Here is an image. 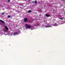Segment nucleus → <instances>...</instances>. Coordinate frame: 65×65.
Segmentation results:
<instances>
[{
    "label": "nucleus",
    "instance_id": "nucleus-8",
    "mask_svg": "<svg viewBox=\"0 0 65 65\" xmlns=\"http://www.w3.org/2000/svg\"><path fill=\"white\" fill-rule=\"evenodd\" d=\"M31 12H32V11H31V10H29L28 11V13H30Z\"/></svg>",
    "mask_w": 65,
    "mask_h": 65
},
{
    "label": "nucleus",
    "instance_id": "nucleus-10",
    "mask_svg": "<svg viewBox=\"0 0 65 65\" xmlns=\"http://www.w3.org/2000/svg\"><path fill=\"white\" fill-rule=\"evenodd\" d=\"M59 19L60 20H63V18H59Z\"/></svg>",
    "mask_w": 65,
    "mask_h": 65
},
{
    "label": "nucleus",
    "instance_id": "nucleus-1",
    "mask_svg": "<svg viewBox=\"0 0 65 65\" xmlns=\"http://www.w3.org/2000/svg\"><path fill=\"white\" fill-rule=\"evenodd\" d=\"M26 26L27 28L28 29H30V28L31 27V26H30V25H28V24H27V23L26 24Z\"/></svg>",
    "mask_w": 65,
    "mask_h": 65
},
{
    "label": "nucleus",
    "instance_id": "nucleus-7",
    "mask_svg": "<svg viewBox=\"0 0 65 65\" xmlns=\"http://www.w3.org/2000/svg\"><path fill=\"white\" fill-rule=\"evenodd\" d=\"M18 32H14V35H15L16 34H18Z\"/></svg>",
    "mask_w": 65,
    "mask_h": 65
},
{
    "label": "nucleus",
    "instance_id": "nucleus-13",
    "mask_svg": "<svg viewBox=\"0 0 65 65\" xmlns=\"http://www.w3.org/2000/svg\"><path fill=\"white\" fill-rule=\"evenodd\" d=\"M8 2H10V0H8Z\"/></svg>",
    "mask_w": 65,
    "mask_h": 65
},
{
    "label": "nucleus",
    "instance_id": "nucleus-4",
    "mask_svg": "<svg viewBox=\"0 0 65 65\" xmlns=\"http://www.w3.org/2000/svg\"><path fill=\"white\" fill-rule=\"evenodd\" d=\"M5 29H6L7 30H8V27H7V26H5Z\"/></svg>",
    "mask_w": 65,
    "mask_h": 65
},
{
    "label": "nucleus",
    "instance_id": "nucleus-5",
    "mask_svg": "<svg viewBox=\"0 0 65 65\" xmlns=\"http://www.w3.org/2000/svg\"><path fill=\"white\" fill-rule=\"evenodd\" d=\"M51 27V26L50 25H47V26H45V27L46 28H49V27Z\"/></svg>",
    "mask_w": 65,
    "mask_h": 65
},
{
    "label": "nucleus",
    "instance_id": "nucleus-11",
    "mask_svg": "<svg viewBox=\"0 0 65 65\" xmlns=\"http://www.w3.org/2000/svg\"><path fill=\"white\" fill-rule=\"evenodd\" d=\"M2 15H3L4 14V12H3L2 13Z\"/></svg>",
    "mask_w": 65,
    "mask_h": 65
},
{
    "label": "nucleus",
    "instance_id": "nucleus-14",
    "mask_svg": "<svg viewBox=\"0 0 65 65\" xmlns=\"http://www.w3.org/2000/svg\"><path fill=\"white\" fill-rule=\"evenodd\" d=\"M63 1H64L65 2V0H63Z\"/></svg>",
    "mask_w": 65,
    "mask_h": 65
},
{
    "label": "nucleus",
    "instance_id": "nucleus-15",
    "mask_svg": "<svg viewBox=\"0 0 65 65\" xmlns=\"http://www.w3.org/2000/svg\"><path fill=\"white\" fill-rule=\"evenodd\" d=\"M28 1H30V0H28Z\"/></svg>",
    "mask_w": 65,
    "mask_h": 65
},
{
    "label": "nucleus",
    "instance_id": "nucleus-2",
    "mask_svg": "<svg viewBox=\"0 0 65 65\" xmlns=\"http://www.w3.org/2000/svg\"><path fill=\"white\" fill-rule=\"evenodd\" d=\"M28 21V20H27V18H25L24 19V22L26 23V22H27V21Z\"/></svg>",
    "mask_w": 65,
    "mask_h": 65
},
{
    "label": "nucleus",
    "instance_id": "nucleus-12",
    "mask_svg": "<svg viewBox=\"0 0 65 65\" xmlns=\"http://www.w3.org/2000/svg\"><path fill=\"white\" fill-rule=\"evenodd\" d=\"M35 3H37V1H36L35 2Z\"/></svg>",
    "mask_w": 65,
    "mask_h": 65
},
{
    "label": "nucleus",
    "instance_id": "nucleus-9",
    "mask_svg": "<svg viewBox=\"0 0 65 65\" xmlns=\"http://www.w3.org/2000/svg\"><path fill=\"white\" fill-rule=\"evenodd\" d=\"M10 15H8L7 16V18H10Z\"/></svg>",
    "mask_w": 65,
    "mask_h": 65
},
{
    "label": "nucleus",
    "instance_id": "nucleus-17",
    "mask_svg": "<svg viewBox=\"0 0 65 65\" xmlns=\"http://www.w3.org/2000/svg\"><path fill=\"white\" fill-rule=\"evenodd\" d=\"M22 0L24 1V0Z\"/></svg>",
    "mask_w": 65,
    "mask_h": 65
},
{
    "label": "nucleus",
    "instance_id": "nucleus-6",
    "mask_svg": "<svg viewBox=\"0 0 65 65\" xmlns=\"http://www.w3.org/2000/svg\"><path fill=\"white\" fill-rule=\"evenodd\" d=\"M45 15L46 17H50V15L47 14H46Z\"/></svg>",
    "mask_w": 65,
    "mask_h": 65
},
{
    "label": "nucleus",
    "instance_id": "nucleus-3",
    "mask_svg": "<svg viewBox=\"0 0 65 65\" xmlns=\"http://www.w3.org/2000/svg\"><path fill=\"white\" fill-rule=\"evenodd\" d=\"M0 22L3 24H4L5 23L3 21V20H0Z\"/></svg>",
    "mask_w": 65,
    "mask_h": 65
},
{
    "label": "nucleus",
    "instance_id": "nucleus-16",
    "mask_svg": "<svg viewBox=\"0 0 65 65\" xmlns=\"http://www.w3.org/2000/svg\"><path fill=\"white\" fill-rule=\"evenodd\" d=\"M32 3H34V1H32Z\"/></svg>",
    "mask_w": 65,
    "mask_h": 65
}]
</instances>
